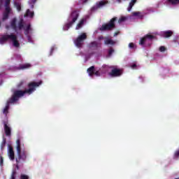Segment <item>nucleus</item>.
<instances>
[{"instance_id":"cd10ccee","label":"nucleus","mask_w":179,"mask_h":179,"mask_svg":"<svg viewBox=\"0 0 179 179\" xmlns=\"http://www.w3.org/2000/svg\"><path fill=\"white\" fill-rule=\"evenodd\" d=\"M168 2L172 5H177V3H179V0H168Z\"/></svg>"},{"instance_id":"4be33fe9","label":"nucleus","mask_w":179,"mask_h":179,"mask_svg":"<svg viewBox=\"0 0 179 179\" xmlns=\"http://www.w3.org/2000/svg\"><path fill=\"white\" fill-rule=\"evenodd\" d=\"M5 146H6V138L3 137L1 143V150H3V149H5Z\"/></svg>"},{"instance_id":"1a4fd4ad","label":"nucleus","mask_w":179,"mask_h":179,"mask_svg":"<svg viewBox=\"0 0 179 179\" xmlns=\"http://www.w3.org/2000/svg\"><path fill=\"white\" fill-rule=\"evenodd\" d=\"M110 76L112 78H118L119 76H121L122 75V70L120 69L115 68L111 70V71L109 73Z\"/></svg>"},{"instance_id":"49530a36","label":"nucleus","mask_w":179,"mask_h":179,"mask_svg":"<svg viewBox=\"0 0 179 179\" xmlns=\"http://www.w3.org/2000/svg\"><path fill=\"white\" fill-rule=\"evenodd\" d=\"M6 29H7V30H9V26H8V25H6Z\"/></svg>"},{"instance_id":"412c9836","label":"nucleus","mask_w":179,"mask_h":179,"mask_svg":"<svg viewBox=\"0 0 179 179\" xmlns=\"http://www.w3.org/2000/svg\"><path fill=\"white\" fill-rule=\"evenodd\" d=\"M87 73L90 76H93V75H94V66H92L87 69Z\"/></svg>"},{"instance_id":"4c0bfd02","label":"nucleus","mask_w":179,"mask_h":179,"mask_svg":"<svg viewBox=\"0 0 179 179\" xmlns=\"http://www.w3.org/2000/svg\"><path fill=\"white\" fill-rule=\"evenodd\" d=\"M26 36H27L28 41L29 43L31 42V36H30V35H29V34H28V35H26Z\"/></svg>"},{"instance_id":"b1692460","label":"nucleus","mask_w":179,"mask_h":179,"mask_svg":"<svg viewBox=\"0 0 179 179\" xmlns=\"http://www.w3.org/2000/svg\"><path fill=\"white\" fill-rule=\"evenodd\" d=\"M99 47V44L96 41H93L90 43V48H97Z\"/></svg>"},{"instance_id":"c85d7f7f","label":"nucleus","mask_w":179,"mask_h":179,"mask_svg":"<svg viewBox=\"0 0 179 179\" xmlns=\"http://www.w3.org/2000/svg\"><path fill=\"white\" fill-rule=\"evenodd\" d=\"M15 6L16 7L18 12H20V10H22V6L20 5L19 3H15Z\"/></svg>"},{"instance_id":"a18cd8bd","label":"nucleus","mask_w":179,"mask_h":179,"mask_svg":"<svg viewBox=\"0 0 179 179\" xmlns=\"http://www.w3.org/2000/svg\"><path fill=\"white\" fill-rule=\"evenodd\" d=\"M16 169H17V170H19V164H17V165H16Z\"/></svg>"},{"instance_id":"c9c22d12","label":"nucleus","mask_w":179,"mask_h":179,"mask_svg":"<svg viewBox=\"0 0 179 179\" xmlns=\"http://www.w3.org/2000/svg\"><path fill=\"white\" fill-rule=\"evenodd\" d=\"M129 48L134 49V48H135V44H134V43H129Z\"/></svg>"},{"instance_id":"58836bf2","label":"nucleus","mask_w":179,"mask_h":179,"mask_svg":"<svg viewBox=\"0 0 179 179\" xmlns=\"http://www.w3.org/2000/svg\"><path fill=\"white\" fill-rule=\"evenodd\" d=\"M3 5V0H0V10L2 9V6Z\"/></svg>"},{"instance_id":"f257e3e1","label":"nucleus","mask_w":179,"mask_h":179,"mask_svg":"<svg viewBox=\"0 0 179 179\" xmlns=\"http://www.w3.org/2000/svg\"><path fill=\"white\" fill-rule=\"evenodd\" d=\"M43 83L42 81L39 82H31L28 84V90H15L13 92V94L11 97L8 99L9 103H16V101H19V99L20 97H23L26 94H31L33 92L36 90V87H38L40 85Z\"/></svg>"},{"instance_id":"2eb2a0df","label":"nucleus","mask_w":179,"mask_h":179,"mask_svg":"<svg viewBox=\"0 0 179 179\" xmlns=\"http://www.w3.org/2000/svg\"><path fill=\"white\" fill-rule=\"evenodd\" d=\"M173 36V31H165L162 33V37H164V38H169V37H171Z\"/></svg>"},{"instance_id":"39448f33","label":"nucleus","mask_w":179,"mask_h":179,"mask_svg":"<svg viewBox=\"0 0 179 179\" xmlns=\"http://www.w3.org/2000/svg\"><path fill=\"white\" fill-rule=\"evenodd\" d=\"M78 17H79V13H78V11L76 10L73 11L69 17V20H71V21L69 22L65 25V27H64V29L68 30L70 27H72V26H73V23H75L76 20H78Z\"/></svg>"},{"instance_id":"de8ad7c7","label":"nucleus","mask_w":179,"mask_h":179,"mask_svg":"<svg viewBox=\"0 0 179 179\" xmlns=\"http://www.w3.org/2000/svg\"><path fill=\"white\" fill-rule=\"evenodd\" d=\"M117 2H118V3H121V0H117Z\"/></svg>"},{"instance_id":"37998d69","label":"nucleus","mask_w":179,"mask_h":179,"mask_svg":"<svg viewBox=\"0 0 179 179\" xmlns=\"http://www.w3.org/2000/svg\"><path fill=\"white\" fill-rule=\"evenodd\" d=\"M81 2H83V3H86V2H87L88 0H80Z\"/></svg>"},{"instance_id":"e433bc0d","label":"nucleus","mask_w":179,"mask_h":179,"mask_svg":"<svg viewBox=\"0 0 179 179\" xmlns=\"http://www.w3.org/2000/svg\"><path fill=\"white\" fill-rule=\"evenodd\" d=\"M3 157L0 156V166H3Z\"/></svg>"},{"instance_id":"4468645a","label":"nucleus","mask_w":179,"mask_h":179,"mask_svg":"<svg viewBox=\"0 0 179 179\" xmlns=\"http://www.w3.org/2000/svg\"><path fill=\"white\" fill-rule=\"evenodd\" d=\"M104 44L106 45H114L115 44V41L111 38H106L104 41Z\"/></svg>"},{"instance_id":"72a5a7b5","label":"nucleus","mask_w":179,"mask_h":179,"mask_svg":"<svg viewBox=\"0 0 179 179\" xmlns=\"http://www.w3.org/2000/svg\"><path fill=\"white\" fill-rule=\"evenodd\" d=\"M159 51H160L161 52H164V51H166V47H164V46H161V47L159 48Z\"/></svg>"},{"instance_id":"a19ab883","label":"nucleus","mask_w":179,"mask_h":179,"mask_svg":"<svg viewBox=\"0 0 179 179\" xmlns=\"http://www.w3.org/2000/svg\"><path fill=\"white\" fill-rule=\"evenodd\" d=\"M52 52H54V48H52L50 50V55H52Z\"/></svg>"},{"instance_id":"393cba45","label":"nucleus","mask_w":179,"mask_h":179,"mask_svg":"<svg viewBox=\"0 0 179 179\" xmlns=\"http://www.w3.org/2000/svg\"><path fill=\"white\" fill-rule=\"evenodd\" d=\"M26 14H27V16H30V17H33L34 16V13L30 11V9L27 10Z\"/></svg>"},{"instance_id":"ddd939ff","label":"nucleus","mask_w":179,"mask_h":179,"mask_svg":"<svg viewBox=\"0 0 179 179\" xmlns=\"http://www.w3.org/2000/svg\"><path fill=\"white\" fill-rule=\"evenodd\" d=\"M17 22V20L16 18H13L10 22L11 28L14 29L15 31H17V26L16 25Z\"/></svg>"},{"instance_id":"f3484780","label":"nucleus","mask_w":179,"mask_h":179,"mask_svg":"<svg viewBox=\"0 0 179 179\" xmlns=\"http://www.w3.org/2000/svg\"><path fill=\"white\" fill-rule=\"evenodd\" d=\"M31 66V64H20L19 67L17 68L19 71L23 69H29Z\"/></svg>"},{"instance_id":"7ed1b4c3","label":"nucleus","mask_w":179,"mask_h":179,"mask_svg":"<svg viewBox=\"0 0 179 179\" xmlns=\"http://www.w3.org/2000/svg\"><path fill=\"white\" fill-rule=\"evenodd\" d=\"M8 40H11L13 41V45L16 48L20 47V43L17 41V36L13 34L2 35L0 38V44H5Z\"/></svg>"},{"instance_id":"a211bd4d","label":"nucleus","mask_w":179,"mask_h":179,"mask_svg":"<svg viewBox=\"0 0 179 179\" xmlns=\"http://www.w3.org/2000/svg\"><path fill=\"white\" fill-rule=\"evenodd\" d=\"M137 0H131L129 4V7L127 8L128 12H131L132 10V8H134V5L136 4Z\"/></svg>"},{"instance_id":"5701e85b","label":"nucleus","mask_w":179,"mask_h":179,"mask_svg":"<svg viewBox=\"0 0 179 179\" xmlns=\"http://www.w3.org/2000/svg\"><path fill=\"white\" fill-rule=\"evenodd\" d=\"M16 176H17V171H16V169H13L12 171L10 179H16Z\"/></svg>"},{"instance_id":"bb28decb","label":"nucleus","mask_w":179,"mask_h":179,"mask_svg":"<svg viewBox=\"0 0 179 179\" xmlns=\"http://www.w3.org/2000/svg\"><path fill=\"white\" fill-rule=\"evenodd\" d=\"M24 27V24H23V21L22 20L20 21L18 23L19 30H22V29H23Z\"/></svg>"},{"instance_id":"c756f323","label":"nucleus","mask_w":179,"mask_h":179,"mask_svg":"<svg viewBox=\"0 0 179 179\" xmlns=\"http://www.w3.org/2000/svg\"><path fill=\"white\" fill-rule=\"evenodd\" d=\"M125 20H127V17L122 16L118 20V23H122L123 22H125Z\"/></svg>"},{"instance_id":"c03bdc74","label":"nucleus","mask_w":179,"mask_h":179,"mask_svg":"<svg viewBox=\"0 0 179 179\" xmlns=\"http://www.w3.org/2000/svg\"><path fill=\"white\" fill-rule=\"evenodd\" d=\"M131 68L134 69L135 68H136V64H134L132 66H131Z\"/></svg>"},{"instance_id":"6ab92c4d","label":"nucleus","mask_w":179,"mask_h":179,"mask_svg":"<svg viewBox=\"0 0 179 179\" xmlns=\"http://www.w3.org/2000/svg\"><path fill=\"white\" fill-rule=\"evenodd\" d=\"M131 15L132 16L139 17L140 19H143V15H142V13L139 11L133 12Z\"/></svg>"},{"instance_id":"423d86ee","label":"nucleus","mask_w":179,"mask_h":179,"mask_svg":"<svg viewBox=\"0 0 179 179\" xmlns=\"http://www.w3.org/2000/svg\"><path fill=\"white\" fill-rule=\"evenodd\" d=\"M87 38V35L86 33H83L76 39L74 40V44L78 47V48H82L85 40Z\"/></svg>"},{"instance_id":"09e8293b","label":"nucleus","mask_w":179,"mask_h":179,"mask_svg":"<svg viewBox=\"0 0 179 179\" xmlns=\"http://www.w3.org/2000/svg\"><path fill=\"white\" fill-rule=\"evenodd\" d=\"M0 26H1V22H0Z\"/></svg>"},{"instance_id":"0eeeda50","label":"nucleus","mask_w":179,"mask_h":179,"mask_svg":"<svg viewBox=\"0 0 179 179\" xmlns=\"http://www.w3.org/2000/svg\"><path fill=\"white\" fill-rule=\"evenodd\" d=\"M10 0H6L5 11L3 13V20H7L9 18V13H10Z\"/></svg>"},{"instance_id":"2f4dec72","label":"nucleus","mask_w":179,"mask_h":179,"mask_svg":"<svg viewBox=\"0 0 179 179\" xmlns=\"http://www.w3.org/2000/svg\"><path fill=\"white\" fill-rule=\"evenodd\" d=\"M29 177L27 175L25 174H21L20 179H29Z\"/></svg>"},{"instance_id":"f8f14e48","label":"nucleus","mask_w":179,"mask_h":179,"mask_svg":"<svg viewBox=\"0 0 179 179\" xmlns=\"http://www.w3.org/2000/svg\"><path fill=\"white\" fill-rule=\"evenodd\" d=\"M8 155L10 160H15V151H13V147H12L10 145H8Z\"/></svg>"},{"instance_id":"f704fd0d","label":"nucleus","mask_w":179,"mask_h":179,"mask_svg":"<svg viewBox=\"0 0 179 179\" xmlns=\"http://www.w3.org/2000/svg\"><path fill=\"white\" fill-rule=\"evenodd\" d=\"M24 83V81L22 80L20 82V83L17 85V87L20 88L23 86V84Z\"/></svg>"},{"instance_id":"aec40b11","label":"nucleus","mask_w":179,"mask_h":179,"mask_svg":"<svg viewBox=\"0 0 179 179\" xmlns=\"http://www.w3.org/2000/svg\"><path fill=\"white\" fill-rule=\"evenodd\" d=\"M24 34H25V36H27L29 33H30V31H31V25L28 24L26 28H24Z\"/></svg>"},{"instance_id":"ea45409f","label":"nucleus","mask_w":179,"mask_h":179,"mask_svg":"<svg viewBox=\"0 0 179 179\" xmlns=\"http://www.w3.org/2000/svg\"><path fill=\"white\" fill-rule=\"evenodd\" d=\"M94 75H96V76H100V72L99 71H94Z\"/></svg>"},{"instance_id":"79ce46f5","label":"nucleus","mask_w":179,"mask_h":179,"mask_svg":"<svg viewBox=\"0 0 179 179\" xmlns=\"http://www.w3.org/2000/svg\"><path fill=\"white\" fill-rule=\"evenodd\" d=\"M120 34V32H115L114 37H116V36H118Z\"/></svg>"},{"instance_id":"473e14b6","label":"nucleus","mask_w":179,"mask_h":179,"mask_svg":"<svg viewBox=\"0 0 179 179\" xmlns=\"http://www.w3.org/2000/svg\"><path fill=\"white\" fill-rule=\"evenodd\" d=\"M113 52H114V49H113V48L109 49V50H108L109 57H111V55H113Z\"/></svg>"},{"instance_id":"20e7f679","label":"nucleus","mask_w":179,"mask_h":179,"mask_svg":"<svg viewBox=\"0 0 179 179\" xmlns=\"http://www.w3.org/2000/svg\"><path fill=\"white\" fill-rule=\"evenodd\" d=\"M117 17L112 18L108 23L103 24L99 29L101 31H107L115 29V22H117Z\"/></svg>"},{"instance_id":"6e6552de","label":"nucleus","mask_w":179,"mask_h":179,"mask_svg":"<svg viewBox=\"0 0 179 179\" xmlns=\"http://www.w3.org/2000/svg\"><path fill=\"white\" fill-rule=\"evenodd\" d=\"M108 3V1H101L99 2H97L95 6H94L91 10L94 12V10H97V9H101L103 6H106Z\"/></svg>"},{"instance_id":"7c9ffc66","label":"nucleus","mask_w":179,"mask_h":179,"mask_svg":"<svg viewBox=\"0 0 179 179\" xmlns=\"http://www.w3.org/2000/svg\"><path fill=\"white\" fill-rule=\"evenodd\" d=\"M36 2H37V0H31L29 3L31 6V9H33L34 8V3H36Z\"/></svg>"},{"instance_id":"f03ea898","label":"nucleus","mask_w":179,"mask_h":179,"mask_svg":"<svg viewBox=\"0 0 179 179\" xmlns=\"http://www.w3.org/2000/svg\"><path fill=\"white\" fill-rule=\"evenodd\" d=\"M17 143V157L15 159V162L17 164H20V163L23 162H26V159H27V152L26 150H22L20 144V139H17L16 141Z\"/></svg>"},{"instance_id":"9b49d317","label":"nucleus","mask_w":179,"mask_h":179,"mask_svg":"<svg viewBox=\"0 0 179 179\" xmlns=\"http://www.w3.org/2000/svg\"><path fill=\"white\" fill-rule=\"evenodd\" d=\"M4 125V132L6 134V136H11L12 135V129L8 124V122H3Z\"/></svg>"},{"instance_id":"9d476101","label":"nucleus","mask_w":179,"mask_h":179,"mask_svg":"<svg viewBox=\"0 0 179 179\" xmlns=\"http://www.w3.org/2000/svg\"><path fill=\"white\" fill-rule=\"evenodd\" d=\"M153 38H156V36L150 34H146L144 37L141 38L139 41V44L140 45H145V43H146L148 40H150V41H152Z\"/></svg>"},{"instance_id":"dca6fc26","label":"nucleus","mask_w":179,"mask_h":179,"mask_svg":"<svg viewBox=\"0 0 179 179\" xmlns=\"http://www.w3.org/2000/svg\"><path fill=\"white\" fill-rule=\"evenodd\" d=\"M13 104L11 102H9V100L7 101L6 107L4 108L3 110V113L5 114V115H8V113H9V105Z\"/></svg>"},{"instance_id":"a878e982","label":"nucleus","mask_w":179,"mask_h":179,"mask_svg":"<svg viewBox=\"0 0 179 179\" xmlns=\"http://www.w3.org/2000/svg\"><path fill=\"white\" fill-rule=\"evenodd\" d=\"M83 23H85V20H81L80 21V22L77 24V27H76V29H79L82 27V26H83Z\"/></svg>"}]
</instances>
